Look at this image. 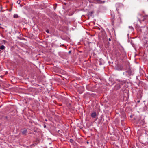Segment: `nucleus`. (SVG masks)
Listing matches in <instances>:
<instances>
[{
  "instance_id": "a211bd4d",
  "label": "nucleus",
  "mask_w": 148,
  "mask_h": 148,
  "mask_svg": "<svg viewBox=\"0 0 148 148\" xmlns=\"http://www.w3.org/2000/svg\"><path fill=\"white\" fill-rule=\"evenodd\" d=\"M86 143H87V144H88L89 143V142L88 141H87L86 142Z\"/></svg>"
},
{
  "instance_id": "f03ea898",
  "label": "nucleus",
  "mask_w": 148,
  "mask_h": 148,
  "mask_svg": "<svg viewBox=\"0 0 148 148\" xmlns=\"http://www.w3.org/2000/svg\"><path fill=\"white\" fill-rule=\"evenodd\" d=\"M119 17L117 20V22H116V24L119 25L121 23H122V19L121 17V15L119 14Z\"/></svg>"
},
{
  "instance_id": "5701e85b",
  "label": "nucleus",
  "mask_w": 148,
  "mask_h": 148,
  "mask_svg": "<svg viewBox=\"0 0 148 148\" xmlns=\"http://www.w3.org/2000/svg\"><path fill=\"white\" fill-rule=\"evenodd\" d=\"M45 121H47V119H45Z\"/></svg>"
},
{
  "instance_id": "4be33fe9",
  "label": "nucleus",
  "mask_w": 148,
  "mask_h": 148,
  "mask_svg": "<svg viewBox=\"0 0 148 148\" xmlns=\"http://www.w3.org/2000/svg\"><path fill=\"white\" fill-rule=\"evenodd\" d=\"M1 25V24H0V25ZM0 28H1V27L0 26Z\"/></svg>"
},
{
  "instance_id": "1a4fd4ad",
  "label": "nucleus",
  "mask_w": 148,
  "mask_h": 148,
  "mask_svg": "<svg viewBox=\"0 0 148 148\" xmlns=\"http://www.w3.org/2000/svg\"><path fill=\"white\" fill-rule=\"evenodd\" d=\"M143 20H145L146 21L148 22V15H145L143 16Z\"/></svg>"
},
{
  "instance_id": "dca6fc26",
  "label": "nucleus",
  "mask_w": 148,
  "mask_h": 148,
  "mask_svg": "<svg viewBox=\"0 0 148 148\" xmlns=\"http://www.w3.org/2000/svg\"><path fill=\"white\" fill-rule=\"evenodd\" d=\"M112 25H114V23L113 22V21H112Z\"/></svg>"
},
{
  "instance_id": "39448f33",
  "label": "nucleus",
  "mask_w": 148,
  "mask_h": 148,
  "mask_svg": "<svg viewBox=\"0 0 148 148\" xmlns=\"http://www.w3.org/2000/svg\"><path fill=\"white\" fill-rule=\"evenodd\" d=\"M145 31H143L144 34L146 35H148V27H147L144 29Z\"/></svg>"
},
{
  "instance_id": "9d476101",
  "label": "nucleus",
  "mask_w": 148,
  "mask_h": 148,
  "mask_svg": "<svg viewBox=\"0 0 148 148\" xmlns=\"http://www.w3.org/2000/svg\"><path fill=\"white\" fill-rule=\"evenodd\" d=\"M127 74L129 76H130L132 75V71L131 70H128L127 71H126Z\"/></svg>"
},
{
  "instance_id": "2eb2a0df",
  "label": "nucleus",
  "mask_w": 148,
  "mask_h": 148,
  "mask_svg": "<svg viewBox=\"0 0 148 148\" xmlns=\"http://www.w3.org/2000/svg\"><path fill=\"white\" fill-rule=\"evenodd\" d=\"M46 32L47 33H49V30H47L46 31Z\"/></svg>"
},
{
  "instance_id": "20e7f679",
  "label": "nucleus",
  "mask_w": 148,
  "mask_h": 148,
  "mask_svg": "<svg viewBox=\"0 0 148 148\" xmlns=\"http://www.w3.org/2000/svg\"><path fill=\"white\" fill-rule=\"evenodd\" d=\"M124 83V82L123 81H119L116 85V86H118V88H121Z\"/></svg>"
},
{
  "instance_id": "0eeeda50",
  "label": "nucleus",
  "mask_w": 148,
  "mask_h": 148,
  "mask_svg": "<svg viewBox=\"0 0 148 148\" xmlns=\"http://www.w3.org/2000/svg\"><path fill=\"white\" fill-rule=\"evenodd\" d=\"M96 116V113L95 112H94L92 113L91 114V116L93 118H95Z\"/></svg>"
},
{
  "instance_id": "aec40b11",
  "label": "nucleus",
  "mask_w": 148,
  "mask_h": 148,
  "mask_svg": "<svg viewBox=\"0 0 148 148\" xmlns=\"http://www.w3.org/2000/svg\"><path fill=\"white\" fill-rule=\"evenodd\" d=\"M108 40L109 41H111V39L110 38H109L108 39Z\"/></svg>"
},
{
  "instance_id": "f8f14e48",
  "label": "nucleus",
  "mask_w": 148,
  "mask_h": 148,
  "mask_svg": "<svg viewBox=\"0 0 148 148\" xmlns=\"http://www.w3.org/2000/svg\"><path fill=\"white\" fill-rule=\"evenodd\" d=\"M18 17V15L17 14H14L13 16V17L14 18H17Z\"/></svg>"
},
{
  "instance_id": "ddd939ff",
  "label": "nucleus",
  "mask_w": 148,
  "mask_h": 148,
  "mask_svg": "<svg viewBox=\"0 0 148 148\" xmlns=\"http://www.w3.org/2000/svg\"><path fill=\"white\" fill-rule=\"evenodd\" d=\"M120 88H118V86H116V85L115 86V89H116V90H118Z\"/></svg>"
},
{
  "instance_id": "7ed1b4c3",
  "label": "nucleus",
  "mask_w": 148,
  "mask_h": 148,
  "mask_svg": "<svg viewBox=\"0 0 148 148\" xmlns=\"http://www.w3.org/2000/svg\"><path fill=\"white\" fill-rule=\"evenodd\" d=\"M144 141L146 144L148 145V133L145 134L144 138Z\"/></svg>"
},
{
  "instance_id": "9b49d317",
  "label": "nucleus",
  "mask_w": 148,
  "mask_h": 148,
  "mask_svg": "<svg viewBox=\"0 0 148 148\" xmlns=\"http://www.w3.org/2000/svg\"><path fill=\"white\" fill-rule=\"evenodd\" d=\"M0 49L3 50L5 49V47L4 45H1L0 47Z\"/></svg>"
},
{
  "instance_id": "b1692460",
  "label": "nucleus",
  "mask_w": 148,
  "mask_h": 148,
  "mask_svg": "<svg viewBox=\"0 0 148 148\" xmlns=\"http://www.w3.org/2000/svg\"><path fill=\"white\" fill-rule=\"evenodd\" d=\"M44 127V128L46 127V126H45Z\"/></svg>"
},
{
  "instance_id": "f3484780",
  "label": "nucleus",
  "mask_w": 148,
  "mask_h": 148,
  "mask_svg": "<svg viewBox=\"0 0 148 148\" xmlns=\"http://www.w3.org/2000/svg\"><path fill=\"white\" fill-rule=\"evenodd\" d=\"M17 3H18V4H20V2H19V1H17Z\"/></svg>"
},
{
  "instance_id": "412c9836",
  "label": "nucleus",
  "mask_w": 148,
  "mask_h": 148,
  "mask_svg": "<svg viewBox=\"0 0 148 148\" xmlns=\"http://www.w3.org/2000/svg\"><path fill=\"white\" fill-rule=\"evenodd\" d=\"M71 52V51H69V53H70Z\"/></svg>"
},
{
  "instance_id": "f257e3e1",
  "label": "nucleus",
  "mask_w": 148,
  "mask_h": 148,
  "mask_svg": "<svg viewBox=\"0 0 148 148\" xmlns=\"http://www.w3.org/2000/svg\"><path fill=\"white\" fill-rule=\"evenodd\" d=\"M116 10L117 11L118 13H119V11L120 10H121L123 9L124 6L123 4L118 3L116 4Z\"/></svg>"
},
{
  "instance_id": "6ab92c4d",
  "label": "nucleus",
  "mask_w": 148,
  "mask_h": 148,
  "mask_svg": "<svg viewBox=\"0 0 148 148\" xmlns=\"http://www.w3.org/2000/svg\"><path fill=\"white\" fill-rule=\"evenodd\" d=\"M140 32L142 33V32H143L141 29H140Z\"/></svg>"
},
{
  "instance_id": "4468645a",
  "label": "nucleus",
  "mask_w": 148,
  "mask_h": 148,
  "mask_svg": "<svg viewBox=\"0 0 148 148\" xmlns=\"http://www.w3.org/2000/svg\"><path fill=\"white\" fill-rule=\"evenodd\" d=\"M129 28H130L131 29H132V30H133L134 28L132 26H129Z\"/></svg>"
},
{
  "instance_id": "6e6552de",
  "label": "nucleus",
  "mask_w": 148,
  "mask_h": 148,
  "mask_svg": "<svg viewBox=\"0 0 148 148\" xmlns=\"http://www.w3.org/2000/svg\"><path fill=\"white\" fill-rule=\"evenodd\" d=\"M27 132V130L25 129H23V131H22V134L23 135H25Z\"/></svg>"
},
{
  "instance_id": "423d86ee",
  "label": "nucleus",
  "mask_w": 148,
  "mask_h": 148,
  "mask_svg": "<svg viewBox=\"0 0 148 148\" xmlns=\"http://www.w3.org/2000/svg\"><path fill=\"white\" fill-rule=\"evenodd\" d=\"M94 12V11H91L88 12L87 13L89 17H91L92 16Z\"/></svg>"
}]
</instances>
